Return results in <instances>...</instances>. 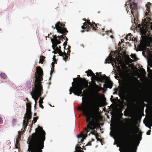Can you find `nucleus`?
Returning <instances> with one entry per match:
<instances>
[{
	"instance_id": "1",
	"label": "nucleus",
	"mask_w": 152,
	"mask_h": 152,
	"mask_svg": "<svg viewBox=\"0 0 152 152\" xmlns=\"http://www.w3.org/2000/svg\"><path fill=\"white\" fill-rule=\"evenodd\" d=\"M82 102L79 110L82 111L84 115L86 117L87 124L86 128H85L87 134L91 130H94L97 127L99 128V116L98 112L96 107L93 106L89 111H88V104L86 99L84 100L82 98Z\"/></svg>"
},
{
	"instance_id": "2",
	"label": "nucleus",
	"mask_w": 152,
	"mask_h": 152,
	"mask_svg": "<svg viewBox=\"0 0 152 152\" xmlns=\"http://www.w3.org/2000/svg\"><path fill=\"white\" fill-rule=\"evenodd\" d=\"M45 132L42 128L39 126L36 129V132L33 133L28 144V151L31 152H42L43 148L44 142L45 140Z\"/></svg>"
},
{
	"instance_id": "3",
	"label": "nucleus",
	"mask_w": 152,
	"mask_h": 152,
	"mask_svg": "<svg viewBox=\"0 0 152 152\" xmlns=\"http://www.w3.org/2000/svg\"><path fill=\"white\" fill-rule=\"evenodd\" d=\"M72 84V87L69 89V94L73 93L74 95L78 96H83L84 93L86 91H84L82 92V90L85 88L88 87V82L85 78H80L78 82H73Z\"/></svg>"
},
{
	"instance_id": "4",
	"label": "nucleus",
	"mask_w": 152,
	"mask_h": 152,
	"mask_svg": "<svg viewBox=\"0 0 152 152\" xmlns=\"http://www.w3.org/2000/svg\"><path fill=\"white\" fill-rule=\"evenodd\" d=\"M83 20L86 21V22L83 23V25L82 26V28L83 29H86V31H90L92 28V29L94 31L99 30L101 29L104 30V28H101V26L99 24L96 23L94 22L91 23L89 20H86V19H84Z\"/></svg>"
},
{
	"instance_id": "5",
	"label": "nucleus",
	"mask_w": 152,
	"mask_h": 152,
	"mask_svg": "<svg viewBox=\"0 0 152 152\" xmlns=\"http://www.w3.org/2000/svg\"><path fill=\"white\" fill-rule=\"evenodd\" d=\"M26 113L25 114L24 118L25 119L23 121V125L25 126V127H26L29 124V122H31V105L30 103L26 104Z\"/></svg>"
},
{
	"instance_id": "6",
	"label": "nucleus",
	"mask_w": 152,
	"mask_h": 152,
	"mask_svg": "<svg viewBox=\"0 0 152 152\" xmlns=\"http://www.w3.org/2000/svg\"><path fill=\"white\" fill-rule=\"evenodd\" d=\"M37 72L35 74V79L34 83V86H42L41 81L43 80L42 77L43 71L40 66L37 67Z\"/></svg>"
},
{
	"instance_id": "7",
	"label": "nucleus",
	"mask_w": 152,
	"mask_h": 152,
	"mask_svg": "<svg viewBox=\"0 0 152 152\" xmlns=\"http://www.w3.org/2000/svg\"><path fill=\"white\" fill-rule=\"evenodd\" d=\"M32 90L34 94H33L31 92V94L32 95V98L34 99L36 103L39 97H40L43 94V87L42 86H34Z\"/></svg>"
},
{
	"instance_id": "8",
	"label": "nucleus",
	"mask_w": 152,
	"mask_h": 152,
	"mask_svg": "<svg viewBox=\"0 0 152 152\" xmlns=\"http://www.w3.org/2000/svg\"><path fill=\"white\" fill-rule=\"evenodd\" d=\"M64 25L62 23H61L60 21L58 22L55 24V26H52V28L53 29L55 28L57 30L58 33H61L64 35H66L68 31L64 27Z\"/></svg>"
},
{
	"instance_id": "9",
	"label": "nucleus",
	"mask_w": 152,
	"mask_h": 152,
	"mask_svg": "<svg viewBox=\"0 0 152 152\" xmlns=\"http://www.w3.org/2000/svg\"><path fill=\"white\" fill-rule=\"evenodd\" d=\"M111 63L112 65L114 67L115 64V66L120 68L121 62L118 58H115L113 57L112 56H110L107 58L106 59L105 63L110 64Z\"/></svg>"
},
{
	"instance_id": "10",
	"label": "nucleus",
	"mask_w": 152,
	"mask_h": 152,
	"mask_svg": "<svg viewBox=\"0 0 152 152\" xmlns=\"http://www.w3.org/2000/svg\"><path fill=\"white\" fill-rule=\"evenodd\" d=\"M85 72L87 74V76H93L95 78V80L97 81L103 82L104 80L101 75V72L99 73L96 72V75H95L91 69H89L88 71H86Z\"/></svg>"
},
{
	"instance_id": "11",
	"label": "nucleus",
	"mask_w": 152,
	"mask_h": 152,
	"mask_svg": "<svg viewBox=\"0 0 152 152\" xmlns=\"http://www.w3.org/2000/svg\"><path fill=\"white\" fill-rule=\"evenodd\" d=\"M53 37L54 38V42H55V45H57L58 44H59L61 43V40L63 41L65 40V37H66V35L64 34L61 36H58L57 37L56 35H53Z\"/></svg>"
},
{
	"instance_id": "12",
	"label": "nucleus",
	"mask_w": 152,
	"mask_h": 152,
	"mask_svg": "<svg viewBox=\"0 0 152 152\" xmlns=\"http://www.w3.org/2000/svg\"><path fill=\"white\" fill-rule=\"evenodd\" d=\"M151 4L149 2H148V4L146 5V12L145 14V17L148 20V21H150L151 20L150 17L151 16V13L150 11V8Z\"/></svg>"
},
{
	"instance_id": "13",
	"label": "nucleus",
	"mask_w": 152,
	"mask_h": 152,
	"mask_svg": "<svg viewBox=\"0 0 152 152\" xmlns=\"http://www.w3.org/2000/svg\"><path fill=\"white\" fill-rule=\"evenodd\" d=\"M91 86L93 91L97 93L99 92L101 89V88H102L100 87L96 83L91 84Z\"/></svg>"
},
{
	"instance_id": "14",
	"label": "nucleus",
	"mask_w": 152,
	"mask_h": 152,
	"mask_svg": "<svg viewBox=\"0 0 152 152\" xmlns=\"http://www.w3.org/2000/svg\"><path fill=\"white\" fill-rule=\"evenodd\" d=\"M137 4L134 2L132 3L130 5V8L131 9V13L132 14L134 18V15H136L135 14H134V13L133 10H135L136 11L137 9ZM134 20L135 19L134 18Z\"/></svg>"
},
{
	"instance_id": "15",
	"label": "nucleus",
	"mask_w": 152,
	"mask_h": 152,
	"mask_svg": "<svg viewBox=\"0 0 152 152\" xmlns=\"http://www.w3.org/2000/svg\"><path fill=\"white\" fill-rule=\"evenodd\" d=\"M87 133L86 134H83V133H81L78 136V138L82 137V138L81 140L79 142V143H82L84 141V139L86 137H87Z\"/></svg>"
},
{
	"instance_id": "16",
	"label": "nucleus",
	"mask_w": 152,
	"mask_h": 152,
	"mask_svg": "<svg viewBox=\"0 0 152 152\" xmlns=\"http://www.w3.org/2000/svg\"><path fill=\"white\" fill-rule=\"evenodd\" d=\"M55 56H55L54 55V56L53 58V59H54V58L55 60V61L54 62H53L51 64L52 67L51 68V69L52 70L51 71V72L50 73L51 76L52 74L53 73V72L54 71V64H57V62H56V59L55 58Z\"/></svg>"
},
{
	"instance_id": "17",
	"label": "nucleus",
	"mask_w": 152,
	"mask_h": 152,
	"mask_svg": "<svg viewBox=\"0 0 152 152\" xmlns=\"http://www.w3.org/2000/svg\"><path fill=\"white\" fill-rule=\"evenodd\" d=\"M113 83L111 82H108L104 84V87L105 88H109L111 89L113 86Z\"/></svg>"
},
{
	"instance_id": "18",
	"label": "nucleus",
	"mask_w": 152,
	"mask_h": 152,
	"mask_svg": "<svg viewBox=\"0 0 152 152\" xmlns=\"http://www.w3.org/2000/svg\"><path fill=\"white\" fill-rule=\"evenodd\" d=\"M142 133L141 132H140L138 133L136 137V138L135 140L136 142H138V145L139 143H140V141L142 139Z\"/></svg>"
},
{
	"instance_id": "19",
	"label": "nucleus",
	"mask_w": 152,
	"mask_h": 152,
	"mask_svg": "<svg viewBox=\"0 0 152 152\" xmlns=\"http://www.w3.org/2000/svg\"><path fill=\"white\" fill-rule=\"evenodd\" d=\"M93 130V131H92L90 132V133L89 134V135H90L91 134L93 135H95L96 136V138L97 139V140L98 141L100 140V139L97 138L98 136V134L97 132V131L96 130Z\"/></svg>"
},
{
	"instance_id": "20",
	"label": "nucleus",
	"mask_w": 152,
	"mask_h": 152,
	"mask_svg": "<svg viewBox=\"0 0 152 152\" xmlns=\"http://www.w3.org/2000/svg\"><path fill=\"white\" fill-rule=\"evenodd\" d=\"M82 148L81 147L78 146L77 145H76L75 147V151H79V152H83V151L82 150Z\"/></svg>"
},
{
	"instance_id": "21",
	"label": "nucleus",
	"mask_w": 152,
	"mask_h": 152,
	"mask_svg": "<svg viewBox=\"0 0 152 152\" xmlns=\"http://www.w3.org/2000/svg\"><path fill=\"white\" fill-rule=\"evenodd\" d=\"M0 75L1 77L3 79H6L7 78V75L4 73H1Z\"/></svg>"
},
{
	"instance_id": "22",
	"label": "nucleus",
	"mask_w": 152,
	"mask_h": 152,
	"mask_svg": "<svg viewBox=\"0 0 152 152\" xmlns=\"http://www.w3.org/2000/svg\"><path fill=\"white\" fill-rule=\"evenodd\" d=\"M131 36H132L131 33H129L128 35H126V40H129V41H130L131 40Z\"/></svg>"
},
{
	"instance_id": "23",
	"label": "nucleus",
	"mask_w": 152,
	"mask_h": 152,
	"mask_svg": "<svg viewBox=\"0 0 152 152\" xmlns=\"http://www.w3.org/2000/svg\"><path fill=\"white\" fill-rule=\"evenodd\" d=\"M45 56H41L39 59V64H42L43 61H44V59H45Z\"/></svg>"
},
{
	"instance_id": "24",
	"label": "nucleus",
	"mask_w": 152,
	"mask_h": 152,
	"mask_svg": "<svg viewBox=\"0 0 152 152\" xmlns=\"http://www.w3.org/2000/svg\"><path fill=\"white\" fill-rule=\"evenodd\" d=\"M64 56H63V60L66 61L67 60L68 57V56L67 55L66 53L64 51Z\"/></svg>"
},
{
	"instance_id": "25",
	"label": "nucleus",
	"mask_w": 152,
	"mask_h": 152,
	"mask_svg": "<svg viewBox=\"0 0 152 152\" xmlns=\"http://www.w3.org/2000/svg\"><path fill=\"white\" fill-rule=\"evenodd\" d=\"M131 57L134 59V61H137V58L136 57V55L135 54H131L130 55Z\"/></svg>"
},
{
	"instance_id": "26",
	"label": "nucleus",
	"mask_w": 152,
	"mask_h": 152,
	"mask_svg": "<svg viewBox=\"0 0 152 152\" xmlns=\"http://www.w3.org/2000/svg\"><path fill=\"white\" fill-rule=\"evenodd\" d=\"M51 39V42L53 44V45H52V47L53 49L55 50V49H56V48L57 47V45H56V46L55 45V42H54V40L53 39Z\"/></svg>"
},
{
	"instance_id": "27",
	"label": "nucleus",
	"mask_w": 152,
	"mask_h": 152,
	"mask_svg": "<svg viewBox=\"0 0 152 152\" xmlns=\"http://www.w3.org/2000/svg\"><path fill=\"white\" fill-rule=\"evenodd\" d=\"M19 141L18 139H16V142L15 144V147L16 148L18 149L19 148V147L20 146V143H19Z\"/></svg>"
},
{
	"instance_id": "28",
	"label": "nucleus",
	"mask_w": 152,
	"mask_h": 152,
	"mask_svg": "<svg viewBox=\"0 0 152 152\" xmlns=\"http://www.w3.org/2000/svg\"><path fill=\"white\" fill-rule=\"evenodd\" d=\"M124 108V106L123 104H121L120 109H119V112H122L123 111V110Z\"/></svg>"
},
{
	"instance_id": "29",
	"label": "nucleus",
	"mask_w": 152,
	"mask_h": 152,
	"mask_svg": "<svg viewBox=\"0 0 152 152\" xmlns=\"http://www.w3.org/2000/svg\"><path fill=\"white\" fill-rule=\"evenodd\" d=\"M18 132V137L16 139H18L19 140H20L21 139V135L22 134L21 133V132L19 131Z\"/></svg>"
},
{
	"instance_id": "30",
	"label": "nucleus",
	"mask_w": 152,
	"mask_h": 152,
	"mask_svg": "<svg viewBox=\"0 0 152 152\" xmlns=\"http://www.w3.org/2000/svg\"><path fill=\"white\" fill-rule=\"evenodd\" d=\"M38 117H34L33 118V120L32 121V123L31 124L32 125V123H36L37 122V120L38 119Z\"/></svg>"
},
{
	"instance_id": "31",
	"label": "nucleus",
	"mask_w": 152,
	"mask_h": 152,
	"mask_svg": "<svg viewBox=\"0 0 152 152\" xmlns=\"http://www.w3.org/2000/svg\"><path fill=\"white\" fill-rule=\"evenodd\" d=\"M59 55L61 56H64V53H63V52L61 50H60V51L58 52V53Z\"/></svg>"
},
{
	"instance_id": "32",
	"label": "nucleus",
	"mask_w": 152,
	"mask_h": 152,
	"mask_svg": "<svg viewBox=\"0 0 152 152\" xmlns=\"http://www.w3.org/2000/svg\"><path fill=\"white\" fill-rule=\"evenodd\" d=\"M124 120L126 121L127 123H130L131 122V120L129 118H125Z\"/></svg>"
},
{
	"instance_id": "33",
	"label": "nucleus",
	"mask_w": 152,
	"mask_h": 152,
	"mask_svg": "<svg viewBox=\"0 0 152 152\" xmlns=\"http://www.w3.org/2000/svg\"><path fill=\"white\" fill-rule=\"evenodd\" d=\"M123 114L122 112H119V116L121 118H122V116H123Z\"/></svg>"
},
{
	"instance_id": "34",
	"label": "nucleus",
	"mask_w": 152,
	"mask_h": 152,
	"mask_svg": "<svg viewBox=\"0 0 152 152\" xmlns=\"http://www.w3.org/2000/svg\"><path fill=\"white\" fill-rule=\"evenodd\" d=\"M113 96H111V97L110 99V100H111V102H113L114 101H115V99H113Z\"/></svg>"
},
{
	"instance_id": "35",
	"label": "nucleus",
	"mask_w": 152,
	"mask_h": 152,
	"mask_svg": "<svg viewBox=\"0 0 152 152\" xmlns=\"http://www.w3.org/2000/svg\"><path fill=\"white\" fill-rule=\"evenodd\" d=\"M56 50L57 52L58 53V52L60 51V50H61L60 48H59L57 47L56 48Z\"/></svg>"
},
{
	"instance_id": "36",
	"label": "nucleus",
	"mask_w": 152,
	"mask_h": 152,
	"mask_svg": "<svg viewBox=\"0 0 152 152\" xmlns=\"http://www.w3.org/2000/svg\"><path fill=\"white\" fill-rule=\"evenodd\" d=\"M43 98H42L41 97H40V99L39 101V102H40V103L41 102L42 103H43Z\"/></svg>"
},
{
	"instance_id": "37",
	"label": "nucleus",
	"mask_w": 152,
	"mask_h": 152,
	"mask_svg": "<svg viewBox=\"0 0 152 152\" xmlns=\"http://www.w3.org/2000/svg\"><path fill=\"white\" fill-rule=\"evenodd\" d=\"M149 127L150 128V129H151V127L150 126H149ZM151 132V130H150L149 131H148V132H147V133H146L148 135H150L151 134V133H150Z\"/></svg>"
},
{
	"instance_id": "38",
	"label": "nucleus",
	"mask_w": 152,
	"mask_h": 152,
	"mask_svg": "<svg viewBox=\"0 0 152 152\" xmlns=\"http://www.w3.org/2000/svg\"><path fill=\"white\" fill-rule=\"evenodd\" d=\"M42 103L41 102L40 103V102H39V106L40 107H41L42 109H43L44 108V107L42 105Z\"/></svg>"
},
{
	"instance_id": "39",
	"label": "nucleus",
	"mask_w": 152,
	"mask_h": 152,
	"mask_svg": "<svg viewBox=\"0 0 152 152\" xmlns=\"http://www.w3.org/2000/svg\"><path fill=\"white\" fill-rule=\"evenodd\" d=\"M67 41H65L64 42V43L63 44V45H64V49H65V46L67 45Z\"/></svg>"
},
{
	"instance_id": "40",
	"label": "nucleus",
	"mask_w": 152,
	"mask_h": 152,
	"mask_svg": "<svg viewBox=\"0 0 152 152\" xmlns=\"http://www.w3.org/2000/svg\"><path fill=\"white\" fill-rule=\"evenodd\" d=\"M70 52H71V51H70V50L68 49V50L67 51V54L69 56Z\"/></svg>"
},
{
	"instance_id": "41",
	"label": "nucleus",
	"mask_w": 152,
	"mask_h": 152,
	"mask_svg": "<svg viewBox=\"0 0 152 152\" xmlns=\"http://www.w3.org/2000/svg\"><path fill=\"white\" fill-rule=\"evenodd\" d=\"M127 110V109H126L125 110V111H124V115L125 116H127V115L126 113V110Z\"/></svg>"
},
{
	"instance_id": "42",
	"label": "nucleus",
	"mask_w": 152,
	"mask_h": 152,
	"mask_svg": "<svg viewBox=\"0 0 152 152\" xmlns=\"http://www.w3.org/2000/svg\"><path fill=\"white\" fill-rule=\"evenodd\" d=\"M116 91H115V92H114L113 93V94H117V92H118V90L117 89H116Z\"/></svg>"
},
{
	"instance_id": "43",
	"label": "nucleus",
	"mask_w": 152,
	"mask_h": 152,
	"mask_svg": "<svg viewBox=\"0 0 152 152\" xmlns=\"http://www.w3.org/2000/svg\"><path fill=\"white\" fill-rule=\"evenodd\" d=\"M150 122L151 124V126H152V118L150 119Z\"/></svg>"
},
{
	"instance_id": "44",
	"label": "nucleus",
	"mask_w": 152,
	"mask_h": 152,
	"mask_svg": "<svg viewBox=\"0 0 152 152\" xmlns=\"http://www.w3.org/2000/svg\"><path fill=\"white\" fill-rule=\"evenodd\" d=\"M92 145V144H91V142H88V143L87 144L88 145Z\"/></svg>"
},
{
	"instance_id": "45",
	"label": "nucleus",
	"mask_w": 152,
	"mask_h": 152,
	"mask_svg": "<svg viewBox=\"0 0 152 152\" xmlns=\"http://www.w3.org/2000/svg\"><path fill=\"white\" fill-rule=\"evenodd\" d=\"M73 80L74 81H75V80L77 81L78 80V77H77V78H76L73 79Z\"/></svg>"
},
{
	"instance_id": "46",
	"label": "nucleus",
	"mask_w": 152,
	"mask_h": 152,
	"mask_svg": "<svg viewBox=\"0 0 152 152\" xmlns=\"http://www.w3.org/2000/svg\"><path fill=\"white\" fill-rule=\"evenodd\" d=\"M16 121V120L15 119H13L12 120V123H15Z\"/></svg>"
},
{
	"instance_id": "47",
	"label": "nucleus",
	"mask_w": 152,
	"mask_h": 152,
	"mask_svg": "<svg viewBox=\"0 0 152 152\" xmlns=\"http://www.w3.org/2000/svg\"><path fill=\"white\" fill-rule=\"evenodd\" d=\"M129 60L130 61V63H132L133 61L130 58H129Z\"/></svg>"
},
{
	"instance_id": "48",
	"label": "nucleus",
	"mask_w": 152,
	"mask_h": 152,
	"mask_svg": "<svg viewBox=\"0 0 152 152\" xmlns=\"http://www.w3.org/2000/svg\"><path fill=\"white\" fill-rule=\"evenodd\" d=\"M94 83H96V81H95V80H92V82H91V84Z\"/></svg>"
},
{
	"instance_id": "49",
	"label": "nucleus",
	"mask_w": 152,
	"mask_h": 152,
	"mask_svg": "<svg viewBox=\"0 0 152 152\" xmlns=\"http://www.w3.org/2000/svg\"><path fill=\"white\" fill-rule=\"evenodd\" d=\"M147 69H148V71L149 70H151V69H150V68L148 67H147Z\"/></svg>"
},
{
	"instance_id": "50",
	"label": "nucleus",
	"mask_w": 152,
	"mask_h": 152,
	"mask_svg": "<svg viewBox=\"0 0 152 152\" xmlns=\"http://www.w3.org/2000/svg\"><path fill=\"white\" fill-rule=\"evenodd\" d=\"M34 116H37V113H34Z\"/></svg>"
},
{
	"instance_id": "51",
	"label": "nucleus",
	"mask_w": 152,
	"mask_h": 152,
	"mask_svg": "<svg viewBox=\"0 0 152 152\" xmlns=\"http://www.w3.org/2000/svg\"><path fill=\"white\" fill-rule=\"evenodd\" d=\"M68 47H69V48H68V49H69L70 50V46H68Z\"/></svg>"
},
{
	"instance_id": "52",
	"label": "nucleus",
	"mask_w": 152,
	"mask_h": 152,
	"mask_svg": "<svg viewBox=\"0 0 152 152\" xmlns=\"http://www.w3.org/2000/svg\"><path fill=\"white\" fill-rule=\"evenodd\" d=\"M68 39L67 37H66V41H68Z\"/></svg>"
},
{
	"instance_id": "53",
	"label": "nucleus",
	"mask_w": 152,
	"mask_h": 152,
	"mask_svg": "<svg viewBox=\"0 0 152 152\" xmlns=\"http://www.w3.org/2000/svg\"><path fill=\"white\" fill-rule=\"evenodd\" d=\"M145 101L146 102H148V100H145Z\"/></svg>"
},
{
	"instance_id": "54",
	"label": "nucleus",
	"mask_w": 152,
	"mask_h": 152,
	"mask_svg": "<svg viewBox=\"0 0 152 152\" xmlns=\"http://www.w3.org/2000/svg\"><path fill=\"white\" fill-rule=\"evenodd\" d=\"M26 99H27V102H28V99L27 98Z\"/></svg>"
},
{
	"instance_id": "55",
	"label": "nucleus",
	"mask_w": 152,
	"mask_h": 152,
	"mask_svg": "<svg viewBox=\"0 0 152 152\" xmlns=\"http://www.w3.org/2000/svg\"><path fill=\"white\" fill-rule=\"evenodd\" d=\"M74 152H79V151H75Z\"/></svg>"
},
{
	"instance_id": "56",
	"label": "nucleus",
	"mask_w": 152,
	"mask_h": 152,
	"mask_svg": "<svg viewBox=\"0 0 152 152\" xmlns=\"http://www.w3.org/2000/svg\"><path fill=\"white\" fill-rule=\"evenodd\" d=\"M61 47L60 46H59V48H60L61 49Z\"/></svg>"
},
{
	"instance_id": "57",
	"label": "nucleus",
	"mask_w": 152,
	"mask_h": 152,
	"mask_svg": "<svg viewBox=\"0 0 152 152\" xmlns=\"http://www.w3.org/2000/svg\"><path fill=\"white\" fill-rule=\"evenodd\" d=\"M137 104L138 105H139V103H137Z\"/></svg>"
},
{
	"instance_id": "58",
	"label": "nucleus",
	"mask_w": 152,
	"mask_h": 152,
	"mask_svg": "<svg viewBox=\"0 0 152 152\" xmlns=\"http://www.w3.org/2000/svg\"><path fill=\"white\" fill-rule=\"evenodd\" d=\"M84 31H82V32H84Z\"/></svg>"
},
{
	"instance_id": "59",
	"label": "nucleus",
	"mask_w": 152,
	"mask_h": 152,
	"mask_svg": "<svg viewBox=\"0 0 152 152\" xmlns=\"http://www.w3.org/2000/svg\"><path fill=\"white\" fill-rule=\"evenodd\" d=\"M92 140L93 141H94V139H92Z\"/></svg>"
},
{
	"instance_id": "60",
	"label": "nucleus",
	"mask_w": 152,
	"mask_h": 152,
	"mask_svg": "<svg viewBox=\"0 0 152 152\" xmlns=\"http://www.w3.org/2000/svg\"><path fill=\"white\" fill-rule=\"evenodd\" d=\"M137 146H136L135 147H136V148H137Z\"/></svg>"
},
{
	"instance_id": "61",
	"label": "nucleus",
	"mask_w": 152,
	"mask_h": 152,
	"mask_svg": "<svg viewBox=\"0 0 152 152\" xmlns=\"http://www.w3.org/2000/svg\"><path fill=\"white\" fill-rule=\"evenodd\" d=\"M126 4H126H126H125V6H126Z\"/></svg>"
},
{
	"instance_id": "62",
	"label": "nucleus",
	"mask_w": 152,
	"mask_h": 152,
	"mask_svg": "<svg viewBox=\"0 0 152 152\" xmlns=\"http://www.w3.org/2000/svg\"><path fill=\"white\" fill-rule=\"evenodd\" d=\"M111 37H113V36H111Z\"/></svg>"
},
{
	"instance_id": "63",
	"label": "nucleus",
	"mask_w": 152,
	"mask_h": 152,
	"mask_svg": "<svg viewBox=\"0 0 152 152\" xmlns=\"http://www.w3.org/2000/svg\"><path fill=\"white\" fill-rule=\"evenodd\" d=\"M49 34H48V37H49Z\"/></svg>"
},
{
	"instance_id": "64",
	"label": "nucleus",
	"mask_w": 152,
	"mask_h": 152,
	"mask_svg": "<svg viewBox=\"0 0 152 152\" xmlns=\"http://www.w3.org/2000/svg\"><path fill=\"white\" fill-rule=\"evenodd\" d=\"M150 66H151V67H152V65H151Z\"/></svg>"
}]
</instances>
